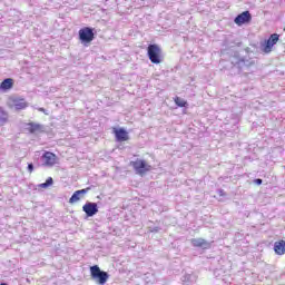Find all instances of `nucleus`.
Returning <instances> with one entry per match:
<instances>
[{
    "label": "nucleus",
    "instance_id": "obj_1",
    "mask_svg": "<svg viewBox=\"0 0 285 285\" xmlns=\"http://www.w3.org/2000/svg\"><path fill=\"white\" fill-rule=\"evenodd\" d=\"M129 165L134 168L136 175H139L140 177H144V175H147V173L153 170V165L148 164L145 159L131 160Z\"/></svg>",
    "mask_w": 285,
    "mask_h": 285
},
{
    "label": "nucleus",
    "instance_id": "obj_2",
    "mask_svg": "<svg viewBox=\"0 0 285 285\" xmlns=\"http://www.w3.org/2000/svg\"><path fill=\"white\" fill-rule=\"evenodd\" d=\"M147 56L151 63L159 65L164 61V53L159 45H149L147 48Z\"/></svg>",
    "mask_w": 285,
    "mask_h": 285
},
{
    "label": "nucleus",
    "instance_id": "obj_3",
    "mask_svg": "<svg viewBox=\"0 0 285 285\" xmlns=\"http://www.w3.org/2000/svg\"><path fill=\"white\" fill-rule=\"evenodd\" d=\"M81 43H92L95 41V29L83 27L78 31Z\"/></svg>",
    "mask_w": 285,
    "mask_h": 285
},
{
    "label": "nucleus",
    "instance_id": "obj_4",
    "mask_svg": "<svg viewBox=\"0 0 285 285\" xmlns=\"http://www.w3.org/2000/svg\"><path fill=\"white\" fill-rule=\"evenodd\" d=\"M90 275L92 279H97L98 284H106L108 282V273L102 272L97 265L90 267Z\"/></svg>",
    "mask_w": 285,
    "mask_h": 285
},
{
    "label": "nucleus",
    "instance_id": "obj_5",
    "mask_svg": "<svg viewBox=\"0 0 285 285\" xmlns=\"http://www.w3.org/2000/svg\"><path fill=\"white\" fill-rule=\"evenodd\" d=\"M277 41H279V35L278 33L271 35V37L263 45V52H265V55L273 52V46H275Z\"/></svg>",
    "mask_w": 285,
    "mask_h": 285
},
{
    "label": "nucleus",
    "instance_id": "obj_6",
    "mask_svg": "<svg viewBox=\"0 0 285 285\" xmlns=\"http://www.w3.org/2000/svg\"><path fill=\"white\" fill-rule=\"evenodd\" d=\"M250 21H253L250 11H243L234 19V23H236V26H244L246 23H250Z\"/></svg>",
    "mask_w": 285,
    "mask_h": 285
},
{
    "label": "nucleus",
    "instance_id": "obj_7",
    "mask_svg": "<svg viewBox=\"0 0 285 285\" xmlns=\"http://www.w3.org/2000/svg\"><path fill=\"white\" fill-rule=\"evenodd\" d=\"M83 213H86L87 217H94L99 213V208L97 207V203H86L82 206Z\"/></svg>",
    "mask_w": 285,
    "mask_h": 285
},
{
    "label": "nucleus",
    "instance_id": "obj_8",
    "mask_svg": "<svg viewBox=\"0 0 285 285\" xmlns=\"http://www.w3.org/2000/svg\"><path fill=\"white\" fill-rule=\"evenodd\" d=\"M112 132L116 137V140L118 141H128V139H130V136L128 135L127 130L124 128L114 127Z\"/></svg>",
    "mask_w": 285,
    "mask_h": 285
},
{
    "label": "nucleus",
    "instance_id": "obj_9",
    "mask_svg": "<svg viewBox=\"0 0 285 285\" xmlns=\"http://www.w3.org/2000/svg\"><path fill=\"white\" fill-rule=\"evenodd\" d=\"M42 159L45 160V166H55L57 164V155L51 151H46L42 155Z\"/></svg>",
    "mask_w": 285,
    "mask_h": 285
},
{
    "label": "nucleus",
    "instance_id": "obj_10",
    "mask_svg": "<svg viewBox=\"0 0 285 285\" xmlns=\"http://www.w3.org/2000/svg\"><path fill=\"white\" fill-rule=\"evenodd\" d=\"M89 190H90V187L76 190L69 199V204H77V202H79V199H81V197L79 195H86V193H88Z\"/></svg>",
    "mask_w": 285,
    "mask_h": 285
},
{
    "label": "nucleus",
    "instance_id": "obj_11",
    "mask_svg": "<svg viewBox=\"0 0 285 285\" xmlns=\"http://www.w3.org/2000/svg\"><path fill=\"white\" fill-rule=\"evenodd\" d=\"M191 244L195 248H210V243H208L206 239L204 238H194L191 239Z\"/></svg>",
    "mask_w": 285,
    "mask_h": 285
},
{
    "label": "nucleus",
    "instance_id": "obj_12",
    "mask_svg": "<svg viewBox=\"0 0 285 285\" xmlns=\"http://www.w3.org/2000/svg\"><path fill=\"white\" fill-rule=\"evenodd\" d=\"M14 88V79L7 78L0 83V90L8 92V90H12Z\"/></svg>",
    "mask_w": 285,
    "mask_h": 285
},
{
    "label": "nucleus",
    "instance_id": "obj_13",
    "mask_svg": "<svg viewBox=\"0 0 285 285\" xmlns=\"http://www.w3.org/2000/svg\"><path fill=\"white\" fill-rule=\"evenodd\" d=\"M274 253L276 255H285V240L281 239L274 243Z\"/></svg>",
    "mask_w": 285,
    "mask_h": 285
},
{
    "label": "nucleus",
    "instance_id": "obj_14",
    "mask_svg": "<svg viewBox=\"0 0 285 285\" xmlns=\"http://www.w3.org/2000/svg\"><path fill=\"white\" fill-rule=\"evenodd\" d=\"M13 106L16 110H26V108H28V102H26L24 99H17L13 100Z\"/></svg>",
    "mask_w": 285,
    "mask_h": 285
},
{
    "label": "nucleus",
    "instance_id": "obj_15",
    "mask_svg": "<svg viewBox=\"0 0 285 285\" xmlns=\"http://www.w3.org/2000/svg\"><path fill=\"white\" fill-rule=\"evenodd\" d=\"M28 130L31 134L39 132V130H41V125L35 124V122H30V124H28Z\"/></svg>",
    "mask_w": 285,
    "mask_h": 285
},
{
    "label": "nucleus",
    "instance_id": "obj_16",
    "mask_svg": "<svg viewBox=\"0 0 285 285\" xmlns=\"http://www.w3.org/2000/svg\"><path fill=\"white\" fill-rule=\"evenodd\" d=\"M174 101H175L176 106H178V108H186V106H188V101L184 100L183 98H180L178 96L174 98Z\"/></svg>",
    "mask_w": 285,
    "mask_h": 285
},
{
    "label": "nucleus",
    "instance_id": "obj_17",
    "mask_svg": "<svg viewBox=\"0 0 285 285\" xmlns=\"http://www.w3.org/2000/svg\"><path fill=\"white\" fill-rule=\"evenodd\" d=\"M8 121V112L6 110L0 109V124H6Z\"/></svg>",
    "mask_w": 285,
    "mask_h": 285
},
{
    "label": "nucleus",
    "instance_id": "obj_18",
    "mask_svg": "<svg viewBox=\"0 0 285 285\" xmlns=\"http://www.w3.org/2000/svg\"><path fill=\"white\" fill-rule=\"evenodd\" d=\"M55 181L52 180V177H49L46 183H42L39 185V188H48V186H52Z\"/></svg>",
    "mask_w": 285,
    "mask_h": 285
},
{
    "label": "nucleus",
    "instance_id": "obj_19",
    "mask_svg": "<svg viewBox=\"0 0 285 285\" xmlns=\"http://www.w3.org/2000/svg\"><path fill=\"white\" fill-rule=\"evenodd\" d=\"M183 285H190V275H185L184 276Z\"/></svg>",
    "mask_w": 285,
    "mask_h": 285
},
{
    "label": "nucleus",
    "instance_id": "obj_20",
    "mask_svg": "<svg viewBox=\"0 0 285 285\" xmlns=\"http://www.w3.org/2000/svg\"><path fill=\"white\" fill-rule=\"evenodd\" d=\"M28 170H29V173H32V170H35V166L32 164H29L28 165Z\"/></svg>",
    "mask_w": 285,
    "mask_h": 285
},
{
    "label": "nucleus",
    "instance_id": "obj_21",
    "mask_svg": "<svg viewBox=\"0 0 285 285\" xmlns=\"http://www.w3.org/2000/svg\"><path fill=\"white\" fill-rule=\"evenodd\" d=\"M255 184H257V186H262V179L261 178L255 179Z\"/></svg>",
    "mask_w": 285,
    "mask_h": 285
},
{
    "label": "nucleus",
    "instance_id": "obj_22",
    "mask_svg": "<svg viewBox=\"0 0 285 285\" xmlns=\"http://www.w3.org/2000/svg\"><path fill=\"white\" fill-rule=\"evenodd\" d=\"M38 110H39V112H46L45 108H39Z\"/></svg>",
    "mask_w": 285,
    "mask_h": 285
},
{
    "label": "nucleus",
    "instance_id": "obj_23",
    "mask_svg": "<svg viewBox=\"0 0 285 285\" xmlns=\"http://www.w3.org/2000/svg\"><path fill=\"white\" fill-rule=\"evenodd\" d=\"M0 285H8V284H6V283H1Z\"/></svg>",
    "mask_w": 285,
    "mask_h": 285
}]
</instances>
